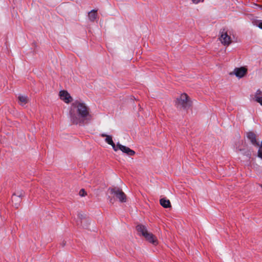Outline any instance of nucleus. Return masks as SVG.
Returning a JSON list of instances; mask_svg holds the SVG:
<instances>
[{
    "mask_svg": "<svg viewBox=\"0 0 262 262\" xmlns=\"http://www.w3.org/2000/svg\"><path fill=\"white\" fill-rule=\"evenodd\" d=\"M70 116L73 124L79 125L88 123L93 118L89 107L84 103L78 100L72 103Z\"/></svg>",
    "mask_w": 262,
    "mask_h": 262,
    "instance_id": "1",
    "label": "nucleus"
},
{
    "mask_svg": "<svg viewBox=\"0 0 262 262\" xmlns=\"http://www.w3.org/2000/svg\"><path fill=\"white\" fill-rule=\"evenodd\" d=\"M177 108L188 110L192 106V101L186 93L182 94L176 100Z\"/></svg>",
    "mask_w": 262,
    "mask_h": 262,
    "instance_id": "2",
    "label": "nucleus"
},
{
    "mask_svg": "<svg viewBox=\"0 0 262 262\" xmlns=\"http://www.w3.org/2000/svg\"><path fill=\"white\" fill-rule=\"evenodd\" d=\"M138 233L143 236L149 243L156 245L158 244L156 237L151 233L147 231L145 226L142 225H138L136 227Z\"/></svg>",
    "mask_w": 262,
    "mask_h": 262,
    "instance_id": "3",
    "label": "nucleus"
},
{
    "mask_svg": "<svg viewBox=\"0 0 262 262\" xmlns=\"http://www.w3.org/2000/svg\"><path fill=\"white\" fill-rule=\"evenodd\" d=\"M247 136L248 139L251 141V143L255 146L259 147L258 151V156L262 158V144L260 145L259 142L257 141L256 135L251 132H248L247 134Z\"/></svg>",
    "mask_w": 262,
    "mask_h": 262,
    "instance_id": "4",
    "label": "nucleus"
},
{
    "mask_svg": "<svg viewBox=\"0 0 262 262\" xmlns=\"http://www.w3.org/2000/svg\"><path fill=\"white\" fill-rule=\"evenodd\" d=\"M112 194H113L119 200L120 202H125L126 201V196L125 193L121 189L119 188H110Z\"/></svg>",
    "mask_w": 262,
    "mask_h": 262,
    "instance_id": "5",
    "label": "nucleus"
},
{
    "mask_svg": "<svg viewBox=\"0 0 262 262\" xmlns=\"http://www.w3.org/2000/svg\"><path fill=\"white\" fill-rule=\"evenodd\" d=\"M24 195V192L22 190L18 191L13 194L12 196V202L13 204V205L15 208L18 207L21 201V197Z\"/></svg>",
    "mask_w": 262,
    "mask_h": 262,
    "instance_id": "6",
    "label": "nucleus"
},
{
    "mask_svg": "<svg viewBox=\"0 0 262 262\" xmlns=\"http://www.w3.org/2000/svg\"><path fill=\"white\" fill-rule=\"evenodd\" d=\"M220 36L219 39L224 46H229L231 43V37L228 35L227 32L225 29L221 30Z\"/></svg>",
    "mask_w": 262,
    "mask_h": 262,
    "instance_id": "7",
    "label": "nucleus"
},
{
    "mask_svg": "<svg viewBox=\"0 0 262 262\" xmlns=\"http://www.w3.org/2000/svg\"><path fill=\"white\" fill-rule=\"evenodd\" d=\"M247 72V70L245 67L236 68L234 69L233 74L237 77L242 78L246 75ZM230 74L232 75V73H231Z\"/></svg>",
    "mask_w": 262,
    "mask_h": 262,
    "instance_id": "8",
    "label": "nucleus"
},
{
    "mask_svg": "<svg viewBox=\"0 0 262 262\" xmlns=\"http://www.w3.org/2000/svg\"><path fill=\"white\" fill-rule=\"evenodd\" d=\"M117 148L119 149L123 152L125 153L128 156H132L135 155V151L130 149L129 147L120 144L119 143L117 144Z\"/></svg>",
    "mask_w": 262,
    "mask_h": 262,
    "instance_id": "9",
    "label": "nucleus"
},
{
    "mask_svg": "<svg viewBox=\"0 0 262 262\" xmlns=\"http://www.w3.org/2000/svg\"><path fill=\"white\" fill-rule=\"evenodd\" d=\"M59 96L60 99L67 103H69L72 100V98L71 97L70 94L64 90L60 91Z\"/></svg>",
    "mask_w": 262,
    "mask_h": 262,
    "instance_id": "10",
    "label": "nucleus"
},
{
    "mask_svg": "<svg viewBox=\"0 0 262 262\" xmlns=\"http://www.w3.org/2000/svg\"><path fill=\"white\" fill-rule=\"evenodd\" d=\"M101 136L102 137H105V142L107 143L108 144L111 145L115 151H117L118 150L117 146L114 143L111 136L107 135L105 134H102L101 135Z\"/></svg>",
    "mask_w": 262,
    "mask_h": 262,
    "instance_id": "11",
    "label": "nucleus"
},
{
    "mask_svg": "<svg viewBox=\"0 0 262 262\" xmlns=\"http://www.w3.org/2000/svg\"><path fill=\"white\" fill-rule=\"evenodd\" d=\"M261 91L260 89H258L254 96V99L255 100L258 102L260 105H262V94H261Z\"/></svg>",
    "mask_w": 262,
    "mask_h": 262,
    "instance_id": "12",
    "label": "nucleus"
},
{
    "mask_svg": "<svg viewBox=\"0 0 262 262\" xmlns=\"http://www.w3.org/2000/svg\"><path fill=\"white\" fill-rule=\"evenodd\" d=\"M160 205L164 208H169L171 207L170 202L169 200L162 198L160 200Z\"/></svg>",
    "mask_w": 262,
    "mask_h": 262,
    "instance_id": "13",
    "label": "nucleus"
},
{
    "mask_svg": "<svg viewBox=\"0 0 262 262\" xmlns=\"http://www.w3.org/2000/svg\"><path fill=\"white\" fill-rule=\"evenodd\" d=\"M18 99L20 101V104L21 105L26 104L28 102V98L26 96H19Z\"/></svg>",
    "mask_w": 262,
    "mask_h": 262,
    "instance_id": "14",
    "label": "nucleus"
},
{
    "mask_svg": "<svg viewBox=\"0 0 262 262\" xmlns=\"http://www.w3.org/2000/svg\"><path fill=\"white\" fill-rule=\"evenodd\" d=\"M97 17V11L92 10L89 13V18L91 21H94Z\"/></svg>",
    "mask_w": 262,
    "mask_h": 262,
    "instance_id": "15",
    "label": "nucleus"
},
{
    "mask_svg": "<svg viewBox=\"0 0 262 262\" xmlns=\"http://www.w3.org/2000/svg\"><path fill=\"white\" fill-rule=\"evenodd\" d=\"M253 25L258 27L259 28L262 29V21L256 19H253L252 21Z\"/></svg>",
    "mask_w": 262,
    "mask_h": 262,
    "instance_id": "16",
    "label": "nucleus"
},
{
    "mask_svg": "<svg viewBox=\"0 0 262 262\" xmlns=\"http://www.w3.org/2000/svg\"><path fill=\"white\" fill-rule=\"evenodd\" d=\"M79 195L81 196H84L86 195V193L84 189H82L80 190Z\"/></svg>",
    "mask_w": 262,
    "mask_h": 262,
    "instance_id": "17",
    "label": "nucleus"
},
{
    "mask_svg": "<svg viewBox=\"0 0 262 262\" xmlns=\"http://www.w3.org/2000/svg\"><path fill=\"white\" fill-rule=\"evenodd\" d=\"M194 4H198L201 2H203V0H191Z\"/></svg>",
    "mask_w": 262,
    "mask_h": 262,
    "instance_id": "18",
    "label": "nucleus"
}]
</instances>
